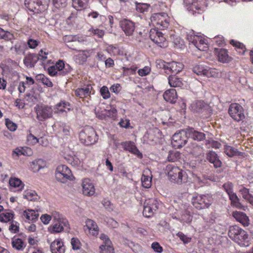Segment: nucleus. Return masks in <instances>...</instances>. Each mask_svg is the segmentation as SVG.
Wrapping results in <instances>:
<instances>
[{
	"label": "nucleus",
	"mask_w": 253,
	"mask_h": 253,
	"mask_svg": "<svg viewBox=\"0 0 253 253\" xmlns=\"http://www.w3.org/2000/svg\"><path fill=\"white\" fill-rule=\"evenodd\" d=\"M229 237L240 246H248V234L247 232L237 225L231 226L228 231Z\"/></svg>",
	"instance_id": "obj_1"
},
{
	"label": "nucleus",
	"mask_w": 253,
	"mask_h": 253,
	"mask_svg": "<svg viewBox=\"0 0 253 253\" xmlns=\"http://www.w3.org/2000/svg\"><path fill=\"white\" fill-rule=\"evenodd\" d=\"M166 170L169 180L172 182L181 184L188 181V176L186 172L173 164L168 165Z\"/></svg>",
	"instance_id": "obj_2"
},
{
	"label": "nucleus",
	"mask_w": 253,
	"mask_h": 253,
	"mask_svg": "<svg viewBox=\"0 0 253 253\" xmlns=\"http://www.w3.org/2000/svg\"><path fill=\"white\" fill-rule=\"evenodd\" d=\"M151 23L156 29L164 30L169 26V17L164 12L154 13L150 18Z\"/></svg>",
	"instance_id": "obj_3"
},
{
	"label": "nucleus",
	"mask_w": 253,
	"mask_h": 253,
	"mask_svg": "<svg viewBox=\"0 0 253 253\" xmlns=\"http://www.w3.org/2000/svg\"><path fill=\"white\" fill-rule=\"evenodd\" d=\"M81 142L85 145L94 144L97 141V138L94 129L91 127L84 128L79 133Z\"/></svg>",
	"instance_id": "obj_4"
},
{
	"label": "nucleus",
	"mask_w": 253,
	"mask_h": 253,
	"mask_svg": "<svg viewBox=\"0 0 253 253\" xmlns=\"http://www.w3.org/2000/svg\"><path fill=\"white\" fill-rule=\"evenodd\" d=\"M49 0H25V5L31 11L39 13L45 11Z\"/></svg>",
	"instance_id": "obj_5"
},
{
	"label": "nucleus",
	"mask_w": 253,
	"mask_h": 253,
	"mask_svg": "<svg viewBox=\"0 0 253 253\" xmlns=\"http://www.w3.org/2000/svg\"><path fill=\"white\" fill-rule=\"evenodd\" d=\"M37 118L40 121H44L52 116L53 109L51 106L46 105H37L35 107Z\"/></svg>",
	"instance_id": "obj_6"
},
{
	"label": "nucleus",
	"mask_w": 253,
	"mask_h": 253,
	"mask_svg": "<svg viewBox=\"0 0 253 253\" xmlns=\"http://www.w3.org/2000/svg\"><path fill=\"white\" fill-rule=\"evenodd\" d=\"M211 197L209 195H198L192 198V203L198 210L208 208L211 205Z\"/></svg>",
	"instance_id": "obj_7"
},
{
	"label": "nucleus",
	"mask_w": 253,
	"mask_h": 253,
	"mask_svg": "<svg viewBox=\"0 0 253 253\" xmlns=\"http://www.w3.org/2000/svg\"><path fill=\"white\" fill-rule=\"evenodd\" d=\"M55 175L57 180L62 183H66L68 180L71 179L72 174L67 166L60 165L56 168Z\"/></svg>",
	"instance_id": "obj_8"
},
{
	"label": "nucleus",
	"mask_w": 253,
	"mask_h": 253,
	"mask_svg": "<svg viewBox=\"0 0 253 253\" xmlns=\"http://www.w3.org/2000/svg\"><path fill=\"white\" fill-rule=\"evenodd\" d=\"M159 202L156 199L146 200L144 203L143 214L146 217L152 216L159 208Z\"/></svg>",
	"instance_id": "obj_9"
},
{
	"label": "nucleus",
	"mask_w": 253,
	"mask_h": 253,
	"mask_svg": "<svg viewBox=\"0 0 253 253\" xmlns=\"http://www.w3.org/2000/svg\"><path fill=\"white\" fill-rule=\"evenodd\" d=\"M191 42L200 51H206L208 49L207 40L201 35H195V32L191 29Z\"/></svg>",
	"instance_id": "obj_10"
},
{
	"label": "nucleus",
	"mask_w": 253,
	"mask_h": 253,
	"mask_svg": "<svg viewBox=\"0 0 253 253\" xmlns=\"http://www.w3.org/2000/svg\"><path fill=\"white\" fill-rule=\"evenodd\" d=\"M187 132L182 130L173 135L171 140V145L174 149H179L184 145L188 140Z\"/></svg>",
	"instance_id": "obj_11"
},
{
	"label": "nucleus",
	"mask_w": 253,
	"mask_h": 253,
	"mask_svg": "<svg viewBox=\"0 0 253 253\" xmlns=\"http://www.w3.org/2000/svg\"><path fill=\"white\" fill-rule=\"evenodd\" d=\"M151 40L159 46L165 48L168 46V42L163 34L159 31L158 29H152L150 31Z\"/></svg>",
	"instance_id": "obj_12"
},
{
	"label": "nucleus",
	"mask_w": 253,
	"mask_h": 253,
	"mask_svg": "<svg viewBox=\"0 0 253 253\" xmlns=\"http://www.w3.org/2000/svg\"><path fill=\"white\" fill-rule=\"evenodd\" d=\"M228 113L231 117L236 121H240L245 118L244 109L238 103H232L229 106Z\"/></svg>",
	"instance_id": "obj_13"
},
{
	"label": "nucleus",
	"mask_w": 253,
	"mask_h": 253,
	"mask_svg": "<svg viewBox=\"0 0 253 253\" xmlns=\"http://www.w3.org/2000/svg\"><path fill=\"white\" fill-rule=\"evenodd\" d=\"M193 71L198 75H203L208 78L217 77L218 74L216 69L208 67H205L200 65L194 67Z\"/></svg>",
	"instance_id": "obj_14"
},
{
	"label": "nucleus",
	"mask_w": 253,
	"mask_h": 253,
	"mask_svg": "<svg viewBox=\"0 0 253 253\" xmlns=\"http://www.w3.org/2000/svg\"><path fill=\"white\" fill-rule=\"evenodd\" d=\"M100 239L103 241V244L100 246L101 253H114V249L110 239L105 234H101Z\"/></svg>",
	"instance_id": "obj_15"
},
{
	"label": "nucleus",
	"mask_w": 253,
	"mask_h": 253,
	"mask_svg": "<svg viewBox=\"0 0 253 253\" xmlns=\"http://www.w3.org/2000/svg\"><path fill=\"white\" fill-rule=\"evenodd\" d=\"M83 193L84 195L90 196L94 194L95 189L91 180L88 178H84L82 181Z\"/></svg>",
	"instance_id": "obj_16"
},
{
	"label": "nucleus",
	"mask_w": 253,
	"mask_h": 253,
	"mask_svg": "<svg viewBox=\"0 0 253 253\" xmlns=\"http://www.w3.org/2000/svg\"><path fill=\"white\" fill-rule=\"evenodd\" d=\"M68 225V221L66 219L59 218L48 227V230L51 233H59L63 231L64 227H67Z\"/></svg>",
	"instance_id": "obj_17"
},
{
	"label": "nucleus",
	"mask_w": 253,
	"mask_h": 253,
	"mask_svg": "<svg viewBox=\"0 0 253 253\" xmlns=\"http://www.w3.org/2000/svg\"><path fill=\"white\" fill-rule=\"evenodd\" d=\"M121 26L126 36H131L135 29L134 23L127 19H124L121 22Z\"/></svg>",
	"instance_id": "obj_18"
},
{
	"label": "nucleus",
	"mask_w": 253,
	"mask_h": 253,
	"mask_svg": "<svg viewBox=\"0 0 253 253\" xmlns=\"http://www.w3.org/2000/svg\"><path fill=\"white\" fill-rule=\"evenodd\" d=\"M92 87L90 85L76 89L74 92L76 96L84 99V98H88L90 97Z\"/></svg>",
	"instance_id": "obj_19"
},
{
	"label": "nucleus",
	"mask_w": 253,
	"mask_h": 253,
	"mask_svg": "<svg viewBox=\"0 0 253 253\" xmlns=\"http://www.w3.org/2000/svg\"><path fill=\"white\" fill-rule=\"evenodd\" d=\"M72 70V68L69 64H66V68L65 71H60L56 70L54 67L51 66L48 68V73L51 76H65L71 73Z\"/></svg>",
	"instance_id": "obj_20"
},
{
	"label": "nucleus",
	"mask_w": 253,
	"mask_h": 253,
	"mask_svg": "<svg viewBox=\"0 0 253 253\" xmlns=\"http://www.w3.org/2000/svg\"><path fill=\"white\" fill-rule=\"evenodd\" d=\"M167 67V73L176 74L180 72L183 69V65L181 63L177 62H171L168 63Z\"/></svg>",
	"instance_id": "obj_21"
},
{
	"label": "nucleus",
	"mask_w": 253,
	"mask_h": 253,
	"mask_svg": "<svg viewBox=\"0 0 253 253\" xmlns=\"http://www.w3.org/2000/svg\"><path fill=\"white\" fill-rule=\"evenodd\" d=\"M163 97L167 102L174 104L177 100L178 96L175 89H169L164 92Z\"/></svg>",
	"instance_id": "obj_22"
},
{
	"label": "nucleus",
	"mask_w": 253,
	"mask_h": 253,
	"mask_svg": "<svg viewBox=\"0 0 253 253\" xmlns=\"http://www.w3.org/2000/svg\"><path fill=\"white\" fill-rule=\"evenodd\" d=\"M233 216L244 226H248L250 224L249 217L246 213L241 211H235L232 213Z\"/></svg>",
	"instance_id": "obj_23"
},
{
	"label": "nucleus",
	"mask_w": 253,
	"mask_h": 253,
	"mask_svg": "<svg viewBox=\"0 0 253 253\" xmlns=\"http://www.w3.org/2000/svg\"><path fill=\"white\" fill-rule=\"evenodd\" d=\"M50 251L52 253H64L65 247L61 239H56L51 243Z\"/></svg>",
	"instance_id": "obj_24"
},
{
	"label": "nucleus",
	"mask_w": 253,
	"mask_h": 253,
	"mask_svg": "<svg viewBox=\"0 0 253 253\" xmlns=\"http://www.w3.org/2000/svg\"><path fill=\"white\" fill-rule=\"evenodd\" d=\"M39 60L38 55L35 53H29L27 55L23 60L25 65L29 68L34 67Z\"/></svg>",
	"instance_id": "obj_25"
},
{
	"label": "nucleus",
	"mask_w": 253,
	"mask_h": 253,
	"mask_svg": "<svg viewBox=\"0 0 253 253\" xmlns=\"http://www.w3.org/2000/svg\"><path fill=\"white\" fill-rule=\"evenodd\" d=\"M121 145L126 150L137 155L140 158L142 157V154L140 152L139 150L135 146L134 143L131 141H126L122 142Z\"/></svg>",
	"instance_id": "obj_26"
},
{
	"label": "nucleus",
	"mask_w": 253,
	"mask_h": 253,
	"mask_svg": "<svg viewBox=\"0 0 253 253\" xmlns=\"http://www.w3.org/2000/svg\"><path fill=\"white\" fill-rule=\"evenodd\" d=\"M207 159L211 163L213 164L215 168H220L222 166V162L219 160V157L213 151H210L208 153Z\"/></svg>",
	"instance_id": "obj_27"
},
{
	"label": "nucleus",
	"mask_w": 253,
	"mask_h": 253,
	"mask_svg": "<svg viewBox=\"0 0 253 253\" xmlns=\"http://www.w3.org/2000/svg\"><path fill=\"white\" fill-rule=\"evenodd\" d=\"M85 226L88 230L89 232L93 236L98 235L99 227L96 222L92 219H87L85 221Z\"/></svg>",
	"instance_id": "obj_28"
},
{
	"label": "nucleus",
	"mask_w": 253,
	"mask_h": 253,
	"mask_svg": "<svg viewBox=\"0 0 253 253\" xmlns=\"http://www.w3.org/2000/svg\"><path fill=\"white\" fill-rule=\"evenodd\" d=\"M218 60L222 63H228L232 60V57L228 55V50L221 48L217 52Z\"/></svg>",
	"instance_id": "obj_29"
},
{
	"label": "nucleus",
	"mask_w": 253,
	"mask_h": 253,
	"mask_svg": "<svg viewBox=\"0 0 253 253\" xmlns=\"http://www.w3.org/2000/svg\"><path fill=\"white\" fill-rule=\"evenodd\" d=\"M230 43L234 47L235 50L240 55H243L247 51L246 46L242 42H239L235 40H231L230 41Z\"/></svg>",
	"instance_id": "obj_30"
},
{
	"label": "nucleus",
	"mask_w": 253,
	"mask_h": 253,
	"mask_svg": "<svg viewBox=\"0 0 253 253\" xmlns=\"http://www.w3.org/2000/svg\"><path fill=\"white\" fill-rule=\"evenodd\" d=\"M149 173L150 171L149 170H145L141 178L142 186L145 188H150L152 185V175L149 176Z\"/></svg>",
	"instance_id": "obj_31"
},
{
	"label": "nucleus",
	"mask_w": 253,
	"mask_h": 253,
	"mask_svg": "<svg viewBox=\"0 0 253 253\" xmlns=\"http://www.w3.org/2000/svg\"><path fill=\"white\" fill-rule=\"evenodd\" d=\"M224 153L229 157L234 156H242L243 153L238 151V150L233 146L228 145H225L224 146Z\"/></svg>",
	"instance_id": "obj_32"
},
{
	"label": "nucleus",
	"mask_w": 253,
	"mask_h": 253,
	"mask_svg": "<svg viewBox=\"0 0 253 253\" xmlns=\"http://www.w3.org/2000/svg\"><path fill=\"white\" fill-rule=\"evenodd\" d=\"M39 213L33 210H27L22 213V217L25 218L28 221H35L38 217Z\"/></svg>",
	"instance_id": "obj_33"
},
{
	"label": "nucleus",
	"mask_w": 253,
	"mask_h": 253,
	"mask_svg": "<svg viewBox=\"0 0 253 253\" xmlns=\"http://www.w3.org/2000/svg\"><path fill=\"white\" fill-rule=\"evenodd\" d=\"M89 0H72V6L77 10H82L88 6Z\"/></svg>",
	"instance_id": "obj_34"
},
{
	"label": "nucleus",
	"mask_w": 253,
	"mask_h": 253,
	"mask_svg": "<svg viewBox=\"0 0 253 253\" xmlns=\"http://www.w3.org/2000/svg\"><path fill=\"white\" fill-rule=\"evenodd\" d=\"M229 200L231 201V205L232 207H236L238 209H242L243 206L241 204L240 202V199L237 196L236 194L233 193L231 195H229Z\"/></svg>",
	"instance_id": "obj_35"
},
{
	"label": "nucleus",
	"mask_w": 253,
	"mask_h": 253,
	"mask_svg": "<svg viewBox=\"0 0 253 253\" xmlns=\"http://www.w3.org/2000/svg\"><path fill=\"white\" fill-rule=\"evenodd\" d=\"M9 184L11 187L18 188V191H21L24 187V184L22 181L20 179L16 177L10 178L9 180Z\"/></svg>",
	"instance_id": "obj_36"
},
{
	"label": "nucleus",
	"mask_w": 253,
	"mask_h": 253,
	"mask_svg": "<svg viewBox=\"0 0 253 253\" xmlns=\"http://www.w3.org/2000/svg\"><path fill=\"white\" fill-rule=\"evenodd\" d=\"M92 51L90 50H84L80 51L76 55V58L80 60V62H85L87 59L91 55Z\"/></svg>",
	"instance_id": "obj_37"
},
{
	"label": "nucleus",
	"mask_w": 253,
	"mask_h": 253,
	"mask_svg": "<svg viewBox=\"0 0 253 253\" xmlns=\"http://www.w3.org/2000/svg\"><path fill=\"white\" fill-rule=\"evenodd\" d=\"M44 163L42 159H38L33 161L31 164V168L33 172H38L41 169L44 168Z\"/></svg>",
	"instance_id": "obj_38"
},
{
	"label": "nucleus",
	"mask_w": 253,
	"mask_h": 253,
	"mask_svg": "<svg viewBox=\"0 0 253 253\" xmlns=\"http://www.w3.org/2000/svg\"><path fill=\"white\" fill-rule=\"evenodd\" d=\"M23 198L28 201H37L39 199V196L35 191L27 190L24 191Z\"/></svg>",
	"instance_id": "obj_39"
},
{
	"label": "nucleus",
	"mask_w": 253,
	"mask_h": 253,
	"mask_svg": "<svg viewBox=\"0 0 253 253\" xmlns=\"http://www.w3.org/2000/svg\"><path fill=\"white\" fill-rule=\"evenodd\" d=\"M168 79L169 84L171 87H182L183 85V83L181 80L175 76H170Z\"/></svg>",
	"instance_id": "obj_40"
},
{
	"label": "nucleus",
	"mask_w": 253,
	"mask_h": 253,
	"mask_svg": "<svg viewBox=\"0 0 253 253\" xmlns=\"http://www.w3.org/2000/svg\"><path fill=\"white\" fill-rule=\"evenodd\" d=\"M70 104L66 102H61L56 106V110L55 112L57 113L67 112L70 110Z\"/></svg>",
	"instance_id": "obj_41"
},
{
	"label": "nucleus",
	"mask_w": 253,
	"mask_h": 253,
	"mask_svg": "<svg viewBox=\"0 0 253 253\" xmlns=\"http://www.w3.org/2000/svg\"><path fill=\"white\" fill-rule=\"evenodd\" d=\"M55 129H58V132L62 133L64 135H67L69 133V127L63 123H56L54 125Z\"/></svg>",
	"instance_id": "obj_42"
},
{
	"label": "nucleus",
	"mask_w": 253,
	"mask_h": 253,
	"mask_svg": "<svg viewBox=\"0 0 253 253\" xmlns=\"http://www.w3.org/2000/svg\"><path fill=\"white\" fill-rule=\"evenodd\" d=\"M204 3V0H193L191 3V11L196 12V10H202Z\"/></svg>",
	"instance_id": "obj_43"
},
{
	"label": "nucleus",
	"mask_w": 253,
	"mask_h": 253,
	"mask_svg": "<svg viewBox=\"0 0 253 253\" xmlns=\"http://www.w3.org/2000/svg\"><path fill=\"white\" fill-rule=\"evenodd\" d=\"M11 50H14L17 54H23L25 53V45L22 42H17L11 48Z\"/></svg>",
	"instance_id": "obj_44"
},
{
	"label": "nucleus",
	"mask_w": 253,
	"mask_h": 253,
	"mask_svg": "<svg viewBox=\"0 0 253 253\" xmlns=\"http://www.w3.org/2000/svg\"><path fill=\"white\" fill-rule=\"evenodd\" d=\"M13 217V212L4 211L0 214V221L2 222H7L11 221Z\"/></svg>",
	"instance_id": "obj_45"
},
{
	"label": "nucleus",
	"mask_w": 253,
	"mask_h": 253,
	"mask_svg": "<svg viewBox=\"0 0 253 253\" xmlns=\"http://www.w3.org/2000/svg\"><path fill=\"white\" fill-rule=\"evenodd\" d=\"M0 39L9 41L14 39V35L9 31H5L0 27Z\"/></svg>",
	"instance_id": "obj_46"
},
{
	"label": "nucleus",
	"mask_w": 253,
	"mask_h": 253,
	"mask_svg": "<svg viewBox=\"0 0 253 253\" xmlns=\"http://www.w3.org/2000/svg\"><path fill=\"white\" fill-rule=\"evenodd\" d=\"M12 247L17 250H23L24 248V244L22 240L20 238H13L12 241Z\"/></svg>",
	"instance_id": "obj_47"
},
{
	"label": "nucleus",
	"mask_w": 253,
	"mask_h": 253,
	"mask_svg": "<svg viewBox=\"0 0 253 253\" xmlns=\"http://www.w3.org/2000/svg\"><path fill=\"white\" fill-rule=\"evenodd\" d=\"M191 137L194 140L201 141L205 139V134L203 132L195 131L193 128L191 127Z\"/></svg>",
	"instance_id": "obj_48"
},
{
	"label": "nucleus",
	"mask_w": 253,
	"mask_h": 253,
	"mask_svg": "<svg viewBox=\"0 0 253 253\" xmlns=\"http://www.w3.org/2000/svg\"><path fill=\"white\" fill-rule=\"evenodd\" d=\"M150 5L145 3H135V9L136 11L140 13H144L148 12Z\"/></svg>",
	"instance_id": "obj_49"
},
{
	"label": "nucleus",
	"mask_w": 253,
	"mask_h": 253,
	"mask_svg": "<svg viewBox=\"0 0 253 253\" xmlns=\"http://www.w3.org/2000/svg\"><path fill=\"white\" fill-rule=\"evenodd\" d=\"M191 107L196 112H200L207 107V104L202 100H198L195 104L191 105Z\"/></svg>",
	"instance_id": "obj_50"
},
{
	"label": "nucleus",
	"mask_w": 253,
	"mask_h": 253,
	"mask_svg": "<svg viewBox=\"0 0 253 253\" xmlns=\"http://www.w3.org/2000/svg\"><path fill=\"white\" fill-rule=\"evenodd\" d=\"M180 156V154L179 152L176 150L170 151L169 153L167 159L169 162H174L178 160Z\"/></svg>",
	"instance_id": "obj_51"
},
{
	"label": "nucleus",
	"mask_w": 253,
	"mask_h": 253,
	"mask_svg": "<svg viewBox=\"0 0 253 253\" xmlns=\"http://www.w3.org/2000/svg\"><path fill=\"white\" fill-rule=\"evenodd\" d=\"M37 78L38 80L41 81L43 84L46 85L47 87H52L53 86L52 83L44 75L40 74L37 76Z\"/></svg>",
	"instance_id": "obj_52"
},
{
	"label": "nucleus",
	"mask_w": 253,
	"mask_h": 253,
	"mask_svg": "<svg viewBox=\"0 0 253 253\" xmlns=\"http://www.w3.org/2000/svg\"><path fill=\"white\" fill-rule=\"evenodd\" d=\"M107 51L113 55H117L121 54L120 49L117 46L113 45H108L106 48Z\"/></svg>",
	"instance_id": "obj_53"
},
{
	"label": "nucleus",
	"mask_w": 253,
	"mask_h": 253,
	"mask_svg": "<svg viewBox=\"0 0 253 253\" xmlns=\"http://www.w3.org/2000/svg\"><path fill=\"white\" fill-rule=\"evenodd\" d=\"M89 31L94 36H97L99 38H102L104 35V31L98 28H91Z\"/></svg>",
	"instance_id": "obj_54"
},
{
	"label": "nucleus",
	"mask_w": 253,
	"mask_h": 253,
	"mask_svg": "<svg viewBox=\"0 0 253 253\" xmlns=\"http://www.w3.org/2000/svg\"><path fill=\"white\" fill-rule=\"evenodd\" d=\"M19 224L18 222L12 220L10 225L9 227V230L13 233H17L19 231Z\"/></svg>",
	"instance_id": "obj_55"
},
{
	"label": "nucleus",
	"mask_w": 253,
	"mask_h": 253,
	"mask_svg": "<svg viewBox=\"0 0 253 253\" xmlns=\"http://www.w3.org/2000/svg\"><path fill=\"white\" fill-rule=\"evenodd\" d=\"M173 43L175 47L182 48L184 46V41L179 37L174 38Z\"/></svg>",
	"instance_id": "obj_56"
},
{
	"label": "nucleus",
	"mask_w": 253,
	"mask_h": 253,
	"mask_svg": "<svg viewBox=\"0 0 253 253\" xmlns=\"http://www.w3.org/2000/svg\"><path fill=\"white\" fill-rule=\"evenodd\" d=\"M27 141L30 144L34 145L37 144L39 142H40V139L38 138L33 134L30 133L27 136Z\"/></svg>",
	"instance_id": "obj_57"
},
{
	"label": "nucleus",
	"mask_w": 253,
	"mask_h": 253,
	"mask_svg": "<svg viewBox=\"0 0 253 253\" xmlns=\"http://www.w3.org/2000/svg\"><path fill=\"white\" fill-rule=\"evenodd\" d=\"M223 187L227 194L229 195L233 193V184L230 182H226L223 185Z\"/></svg>",
	"instance_id": "obj_58"
},
{
	"label": "nucleus",
	"mask_w": 253,
	"mask_h": 253,
	"mask_svg": "<svg viewBox=\"0 0 253 253\" xmlns=\"http://www.w3.org/2000/svg\"><path fill=\"white\" fill-rule=\"evenodd\" d=\"M53 66L58 71H64L66 68V64H65L63 60H59Z\"/></svg>",
	"instance_id": "obj_59"
},
{
	"label": "nucleus",
	"mask_w": 253,
	"mask_h": 253,
	"mask_svg": "<svg viewBox=\"0 0 253 253\" xmlns=\"http://www.w3.org/2000/svg\"><path fill=\"white\" fill-rule=\"evenodd\" d=\"M67 0H52L54 6L57 8L64 7L66 5Z\"/></svg>",
	"instance_id": "obj_60"
},
{
	"label": "nucleus",
	"mask_w": 253,
	"mask_h": 253,
	"mask_svg": "<svg viewBox=\"0 0 253 253\" xmlns=\"http://www.w3.org/2000/svg\"><path fill=\"white\" fill-rule=\"evenodd\" d=\"M100 92L101 93V96L102 97L105 99H107L110 98V93L109 91V89L108 87L106 86H103L100 90Z\"/></svg>",
	"instance_id": "obj_61"
},
{
	"label": "nucleus",
	"mask_w": 253,
	"mask_h": 253,
	"mask_svg": "<svg viewBox=\"0 0 253 253\" xmlns=\"http://www.w3.org/2000/svg\"><path fill=\"white\" fill-rule=\"evenodd\" d=\"M151 69L150 67L146 66L138 71V74L141 77L146 76L150 74Z\"/></svg>",
	"instance_id": "obj_62"
},
{
	"label": "nucleus",
	"mask_w": 253,
	"mask_h": 253,
	"mask_svg": "<svg viewBox=\"0 0 253 253\" xmlns=\"http://www.w3.org/2000/svg\"><path fill=\"white\" fill-rule=\"evenodd\" d=\"M71 244L72 249L74 250L80 249L81 244L80 240L77 238H73L71 241Z\"/></svg>",
	"instance_id": "obj_63"
},
{
	"label": "nucleus",
	"mask_w": 253,
	"mask_h": 253,
	"mask_svg": "<svg viewBox=\"0 0 253 253\" xmlns=\"http://www.w3.org/2000/svg\"><path fill=\"white\" fill-rule=\"evenodd\" d=\"M105 221L108 226L112 228H116L118 226V222L112 218L106 217Z\"/></svg>",
	"instance_id": "obj_64"
}]
</instances>
